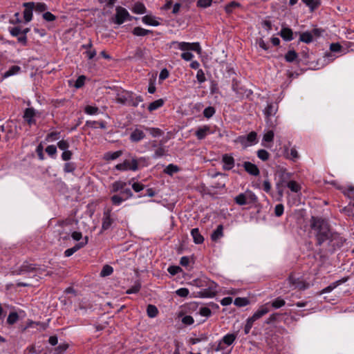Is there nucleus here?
<instances>
[{
	"label": "nucleus",
	"instance_id": "1",
	"mask_svg": "<svg viewBox=\"0 0 354 354\" xmlns=\"http://www.w3.org/2000/svg\"><path fill=\"white\" fill-rule=\"evenodd\" d=\"M310 232L315 236L317 245H321L331 237L333 232L328 222L319 217L312 216L310 221Z\"/></svg>",
	"mask_w": 354,
	"mask_h": 354
},
{
	"label": "nucleus",
	"instance_id": "2",
	"mask_svg": "<svg viewBox=\"0 0 354 354\" xmlns=\"http://www.w3.org/2000/svg\"><path fill=\"white\" fill-rule=\"evenodd\" d=\"M146 158L140 157L139 158H133L131 160H125L122 163L118 164L115 169L120 171H137L139 169L140 165L145 166Z\"/></svg>",
	"mask_w": 354,
	"mask_h": 354
},
{
	"label": "nucleus",
	"instance_id": "3",
	"mask_svg": "<svg viewBox=\"0 0 354 354\" xmlns=\"http://www.w3.org/2000/svg\"><path fill=\"white\" fill-rule=\"evenodd\" d=\"M128 185H131V181H115L111 185V192L116 193L120 192V194L124 196L126 199L131 198L133 196V193L130 188L127 187Z\"/></svg>",
	"mask_w": 354,
	"mask_h": 354
},
{
	"label": "nucleus",
	"instance_id": "4",
	"mask_svg": "<svg viewBox=\"0 0 354 354\" xmlns=\"http://www.w3.org/2000/svg\"><path fill=\"white\" fill-rule=\"evenodd\" d=\"M234 201L239 205H252L258 201V198L252 191L246 189L238 194Z\"/></svg>",
	"mask_w": 354,
	"mask_h": 354
},
{
	"label": "nucleus",
	"instance_id": "5",
	"mask_svg": "<svg viewBox=\"0 0 354 354\" xmlns=\"http://www.w3.org/2000/svg\"><path fill=\"white\" fill-rule=\"evenodd\" d=\"M169 48L179 49L182 51H196L198 53L201 52V48L198 42L189 43L185 41H173L169 44Z\"/></svg>",
	"mask_w": 354,
	"mask_h": 354
},
{
	"label": "nucleus",
	"instance_id": "6",
	"mask_svg": "<svg viewBox=\"0 0 354 354\" xmlns=\"http://www.w3.org/2000/svg\"><path fill=\"white\" fill-rule=\"evenodd\" d=\"M42 271L43 270L38 267L37 265L24 262L17 270L15 271V273L17 275H26L33 273V276L36 277L37 274H41Z\"/></svg>",
	"mask_w": 354,
	"mask_h": 354
},
{
	"label": "nucleus",
	"instance_id": "7",
	"mask_svg": "<svg viewBox=\"0 0 354 354\" xmlns=\"http://www.w3.org/2000/svg\"><path fill=\"white\" fill-rule=\"evenodd\" d=\"M257 133L251 131L247 136H239L236 142L240 143L243 147L252 146L257 142Z\"/></svg>",
	"mask_w": 354,
	"mask_h": 354
},
{
	"label": "nucleus",
	"instance_id": "8",
	"mask_svg": "<svg viewBox=\"0 0 354 354\" xmlns=\"http://www.w3.org/2000/svg\"><path fill=\"white\" fill-rule=\"evenodd\" d=\"M131 19L129 12L124 8L118 6L116 8L115 23L118 25L123 24L126 20Z\"/></svg>",
	"mask_w": 354,
	"mask_h": 354
},
{
	"label": "nucleus",
	"instance_id": "9",
	"mask_svg": "<svg viewBox=\"0 0 354 354\" xmlns=\"http://www.w3.org/2000/svg\"><path fill=\"white\" fill-rule=\"evenodd\" d=\"M289 283L294 288L299 290H306L309 288V283L300 278H296L293 275H290L288 278Z\"/></svg>",
	"mask_w": 354,
	"mask_h": 354
},
{
	"label": "nucleus",
	"instance_id": "10",
	"mask_svg": "<svg viewBox=\"0 0 354 354\" xmlns=\"http://www.w3.org/2000/svg\"><path fill=\"white\" fill-rule=\"evenodd\" d=\"M328 244L333 248H340L345 242V239L339 234L333 232L331 237L328 240Z\"/></svg>",
	"mask_w": 354,
	"mask_h": 354
},
{
	"label": "nucleus",
	"instance_id": "11",
	"mask_svg": "<svg viewBox=\"0 0 354 354\" xmlns=\"http://www.w3.org/2000/svg\"><path fill=\"white\" fill-rule=\"evenodd\" d=\"M270 311V302L261 306L259 309L250 317L254 321H257L266 315Z\"/></svg>",
	"mask_w": 354,
	"mask_h": 354
},
{
	"label": "nucleus",
	"instance_id": "12",
	"mask_svg": "<svg viewBox=\"0 0 354 354\" xmlns=\"http://www.w3.org/2000/svg\"><path fill=\"white\" fill-rule=\"evenodd\" d=\"M243 167L245 171L252 176H257L260 174V171L258 167L256 165L252 163L251 162H244L243 164Z\"/></svg>",
	"mask_w": 354,
	"mask_h": 354
},
{
	"label": "nucleus",
	"instance_id": "13",
	"mask_svg": "<svg viewBox=\"0 0 354 354\" xmlns=\"http://www.w3.org/2000/svg\"><path fill=\"white\" fill-rule=\"evenodd\" d=\"M152 147L156 148L153 155L152 156L153 158H160L166 155L167 150L165 149V147L163 146L162 143L158 145L156 141H153L152 143Z\"/></svg>",
	"mask_w": 354,
	"mask_h": 354
},
{
	"label": "nucleus",
	"instance_id": "14",
	"mask_svg": "<svg viewBox=\"0 0 354 354\" xmlns=\"http://www.w3.org/2000/svg\"><path fill=\"white\" fill-rule=\"evenodd\" d=\"M88 243V237H84V241L80 242L75 244L73 247L68 248L65 250L64 256L66 257H69L72 256L75 252L82 248L84 245H86Z\"/></svg>",
	"mask_w": 354,
	"mask_h": 354
},
{
	"label": "nucleus",
	"instance_id": "15",
	"mask_svg": "<svg viewBox=\"0 0 354 354\" xmlns=\"http://www.w3.org/2000/svg\"><path fill=\"white\" fill-rule=\"evenodd\" d=\"M24 7H25V10L24 11V17L26 22H29L32 20V10L35 7L34 2H27L24 3Z\"/></svg>",
	"mask_w": 354,
	"mask_h": 354
},
{
	"label": "nucleus",
	"instance_id": "16",
	"mask_svg": "<svg viewBox=\"0 0 354 354\" xmlns=\"http://www.w3.org/2000/svg\"><path fill=\"white\" fill-rule=\"evenodd\" d=\"M222 162L225 170H230L234 166V159L231 155L224 154L222 157Z\"/></svg>",
	"mask_w": 354,
	"mask_h": 354
},
{
	"label": "nucleus",
	"instance_id": "17",
	"mask_svg": "<svg viewBox=\"0 0 354 354\" xmlns=\"http://www.w3.org/2000/svg\"><path fill=\"white\" fill-rule=\"evenodd\" d=\"M145 138V133L139 129L133 130L129 137V139L133 142H138Z\"/></svg>",
	"mask_w": 354,
	"mask_h": 354
},
{
	"label": "nucleus",
	"instance_id": "18",
	"mask_svg": "<svg viewBox=\"0 0 354 354\" xmlns=\"http://www.w3.org/2000/svg\"><path fill=\"white\" fill-rule=\"evenodd\" d=\"M278 110V104L274 102H270L263 110V113L267 118L274 115Z\"/></svg>",
	"mask_w": 354,
	"mask_h": 354
},
{
	"label": "nucleus",
	"instance_id": "19",
	"mask_svg": "<svg viewBox=\"0 0 354 354\" xmlns=\"http://www.w3.org/2000/svg\"><path fill=\"white\" fill-rule=\"evenodd\" d=\"M213 132L211 131L210 127L207 125H204L197 129L195 133L196 136L198 140L204 139L208 134H211Z\"/></svg>",
	"mask_w": 354,
	"mask_h": 354
},
{
	"label": "nucleus",
	"instance_id": "20",
	"mask_svg": "<svg viewBox=\"0 0 354 354\" xmlns=\"http://www.w3.org/2000/svg\"><path fill=\"white\" fill-rule=\"evenodd\" d=\"M127 104L129 106H132L136 107L138 106L139 103L143 101V98L142 96H134L133 93H127Z\"/></svg>",
	"mask_w": 354,
	"mask_h": 354
},
{
	"label": "nucleus",
	"instance_id": "21",
	"mask_svg": "<svg viewBox=\"0 0 354 354\" xmlns=\"http://www.w3.org/2000/svg\"><path fill=\"white\" fill-rule=\"evenodd\" d=\"M111 209H108L104 213L102 229L104 230H108L113 223V219L111 218Z\"/></svg>",
	"mask_w": 354,
	"mask_h": 354
},
{
	"label": "nucleus",
	"instance_id": "22",
	"mask_svg": "<svg viewBox=\"0 0 354 354\" xmlns=\"http://www.w3.org/2000/svg\"><path fill=\"white\" fill-rule=\"evenodd\" d=\"M35 113V110L32 108H27L24 111V118L28 122L29 125H31L35 122L34 120Z\"/></svg>",
	"mask_w": 354,
	"mask_h": 354
},
{
	"label": "nucleus",
	"instance_id": "23",
	"mask_svg": "<svg viewBox=\"0 0 354 354\" xmlns=\"http://www.w3.org/2000/svg\"><path fill=\"white\" fill-rule=\"evenodd\" d=\"M191 235L192 236L193 241L196 244H201L204 241V238L201 234L198 228H193L191 230Z\"/></svg>",
	"mask_w": 354,
	"mask_h": 354
},
{
	"label": "nucleus",
	"instance_id": "24",
	"mask_svg": "<svg viewBox=\"0 0 354 354\" xmlns=\"http://www.w3.org/2000/svg\"><path fill=\"white\" fill-rule=\"evenodd\" d=\"M279 35L286 41H291L293 39L292 31L289 28H283L281 30Z\"/></svg>",
	"mask_w": 354,
	"mask_h": 354
},
{
	"label": "nucleus",
	"instance_id": "25",
	"mask_svg": "<svg viewBox=\"0 0 354 354\" xmlns=\"http://www.w3.org/2000/svg\"><path fill=\"white\" fill-rule=\"evenodd\" d=\"M223 236V227L222 225L217 226L216 229L212 232L211 239L214 241H216Z\"/></svg>",
	"mask_w": 354,
	"mask_h": 354
},
{
	"label": "nucleus",
	"instance_id": "26",
	"mask_svg": "<svg viewBox=\"0 0 354 354\" xmlns=\"http://www.w3.org/2000/svg\"><path fill=\"white\" fill-rule=\"evenodd\" d=\"M142 21L147 25L153 26H158L160 23L156 19V18L151 15H145L142 18Z\"/></svg>",
	"mask_w": 354,
	"mask_h": 354
},
{
	"label": "nucleus",
	"instance_id": "27",
	"mask_svg": "<svg viewBox=\"0 0 354 354\" xmlns=\"http://www.w3.org/2000/svg\"><path fill=\"white\" fill-rule=\"evenodd\" d=\"M21 71V68L19 66H12L7 71L3 74V78H7L12 75H15Z\"/></svg>",
	"mask_w": 354,
	"mask_h": 354
},
{
	"label": "nucleus",
	"instance_id": "28",
	"mask_svg": "<svg viewBox=\"0 0 354 354\" xmlns=\"http://www.w3.org/2000/svg\"><path fill=\"white\" fill-rule=\"evenodd\" d=\"M86 126L91 128H97L99 127L101 129H106V122L104 121H93L87 120L86 122Z\"/></svg>",
	"mask_w": 354,
	"mask_h": 354
},
{
	"label": "nucleus",
	"instance_id": "29",
	"mask_svg": "<svg viewBox=\"0 0 354 354\" xmlns=\"http://www.w3.org/2000/svg\"><path fill=\"white\" fill-rule=\"evenodd\" d=\"M236 338V335H234L233 333H228L223 336L221 341L220 342V344L221 342H223L225 344H226L227 346H230L234 343Z\"/></svg>",
	"mask_w": 354,
	"mask_h": 354
},
{
	"label": "nucleus",
	"instance_id": "30",
	"mask_svg": "<svg viewBox=\"0 0 354 354\" xmlns=\"http://www.w3.org/2000/svg\"><path fill=\"white\" fill-rule=\"evenodd\" d=\"M198 297L203 298H212L214 297L215 292L212 290L211 288H205L203 289L201 291L198 292Z\"/></svg>",
	"mask_w": 354,
	"mask_h": 354
},
{
	"label": "nucleus",
	"instance_id": "31",
	"mask_svg": "<svg viewBox=\"0 0 354 354\" xmlns=\"http://www.w3.org/2000/svg\"><path fill=\"white\" fill-rule=\"evenodd\" d=\"M151 32V30H147V29H145L142 27H135L133 30H132V33L136 35V36H138V37H142V36H145L149 33Z\"/></svg>",
	"mask_w": 354,
	"mask_h": 354
},
{
	"label": "nucleus",
	"instance_id": "32",
	"mask_svg": "<svg viewBox=\"0 0 354 354\" xmlns=\"http://www.w3.org/2000/svg\"><path fill=\"white\" fill-rule=\"evenodd\" d=\"M302 2L308 6L311 11L317 9L320 5V0H302Z\"/></svg>",
	"mask_w": 354,
	"mask_h": 354
},
{
	"label": "nucleus",
	"instance_id": "33",
	"mask_svg": "<svg viewBox=\"0 0 354 354\" xmlns=\"http://www.w3.org/2000/svg\"><path fill=\"white\" fill-rule=\"evenodd\" d=\"M346 280H343V281L339 280V281H335V282L332 283L328 286H327V287L324 288V289H322V291L320 292V294L323 295V294H325V293L330 292L337 286L341 284L342 282H344Z\"/></svg>",
	"mask_w": 354,
	"mask_h": 354
},
{
	"label": "nucleus",
	"instance_id": "34",
	"mask_svg": "<svg viewBox=\"0 0 354 354\" xmlns=\"http://www.w3.org/2000/svg\"><path fill=\"white\" fill-rule=\"evenodd\" d=\"M286 186L288 188H289L292 192L298 193L301 191V186L300 185L295 181V180H290L287 183Z\"/></svg>",
	"mask_w": 354,
	"mask_h": 354
},
{
	"label": "nucleus",
	"instance_id": "35",
	"mask_svg": "<svg viewBox=\"0 0 354 354\" xmlns=\"http://www.w3.org/2000/svg\"><path fill=\"white\" fill-rule=\"evenodd\" d=\"M163 104L164 100L162 99H158L150 103L149 104L148 109L149 111H153L160 108Z\"/></svg>",
	"mask_w": 354,
	"mask_h": 354
},
{
	"label": "nucleus",
	"instance_id": "36",
	"mask_svg": "<svg viewBox=\"0 0 354 354\" xmlns=\"http://www.w3.org/2000/svg\"><path fill=\"white\" fill-rule=\"evenodd\" d=\"M286 156L287 158L295 161L299 158L298 151L295 147H292L290 149H287Z\"/></svg>",
	"mask_w": 354,
	"mask_h": 354
},
{
	"label": "nucleus",
	"instance_id": "37",
	"mask_svg": "<svg viewBox=\"0 0 354 354\" xmlns=\"http://www.w3.org/2000/svg\"><path fill=\"white\" fill-rule=\"evenodd\" d=\"M286 304L284 299L277 297L270 303V307L272 306L274 309H278L283 306Z\"/></svg>",
	"mask_w": 354,
	"mask_h": 354
},
{
	"label": "nucleus",
	"instance_id": "38",
	"mask_svg": "<svg viewBox=\"0 0 354 354\" xmlns=\"http://www.w3.org/2000/svg\"><path fill=\"white\" fill-rule=\"evenodd\" d=\"M132 11L136 14H144L146 12V8L142 3H136L132 8Z\"/></svg>",
	"mask_w": 354,
	"mask_h": 354
},
{
	"label": "nucleus",
	"instance_id": "39",
	"mask_svg": "<svg viewBox=\"0 0 354 354\" xmlns=\"http://www.w3.org/2000/svg\"><path fill=\"white\" fill-rule=\"evenodd\" d=\"M124 196L119 194H115L111 197V201L113 205H121L124 201H127Z\"/></svg>",
	"mask_w": 354,
	"mask_h": 354
},
{
	"label": "nucleus",
	"instance_id": "40",
	"mask_svg": "<svg viewBox=\"0 0 354 354\" xmlns=\"http://www.w3.org/2000/svg\"><path fill=\"white\" fill-rule=\"evenodd\" d=\"M313 38V37L312 32L307 31V32H302L300 35L299 40L306 44H309V43L312 42Z\"/></svg>",
	"mask_w": 354,
	"mask_h": 354
},
{
	"label": "nucleus",
	"instance_id": "41",
	"mask_svg": "<svg viewBox=\"0 0 354 354\" xmlns=\"http://www.w3.org/2000/svg\"><path fill=\"white\" fill-rule=\"evenodd\" d=\"M179 171V168L177 165L174 164L168 165L166 168L164 169V172L169 176H172L174 173H176Z\"/></svg>",
	"mask_w": 354,
	"mask_h": 354
},
{
	"label": "nucleus",
	"instance_id": "42",
	"mask_svg": "<svg viewBox=\"0 0 354 354\" xmlns=\"http://www.w3.org/2000/svg\"><path fill=\"white\" fill-rule=\"evenodd\" d=\"M147 313L149 317L153 318L157 316V315L158 313V308L155 306L149 304V305H148L147 308Z\"/></svg>",
	"mask_w": 354,
	"mask_h": 354
},
{
	"label": "nucleus",
	"instance_id": "43",
	"mask_svg": "<svg viewBox=\"0 0 354 354\" xmlns=\"http://www.w3.org/2000/svg\"><path fill=\"white\" fill-rule=\"evenodd\" d=\"M113 272V268L109 266V265H105L103 266L101 272H100V276L101 277H107L111 275Z\"/></svg>",
	"mask_w": 354,
	"mask_h": 354
},
{
	"label": "nucleus",
	"instance_id": "44",
	"mask_svg": "<svg viewBox=\"0 0 354 354\" xmlns=\"http://www.w3.org/2000/svg\"><path fill=\"white\" fill-rule=\"evenodd\" d=\"M297 58V53L292 50H288V53L285 55V59L288 62H292Z\"/></svg>",
	"mask_w": 354,
	"mask_h": 354
},
{
	"label": "nucleus",
	"instance_id": "45",
	"mask_svg": "<svg viewBox=\"0 0 354 354\" xmlns=\"http://www.w3.org/2000/svg\"><path fill=\"white\" fill-rule=\"evenodd\" d=\"M257 157L263 161H266L270 158V153L265 149H259L257 152Z\"/></svg>",
	"mask_w": 354,
	"mask_h": 354
},
{
	"label": "nucleus",
	"instance_id": "46",
	"mask_svg": "<svg viewBox=\"0 0 354 354\" xmlns=\"http://www.w3.org/2000/svg\"><path fill=\"white\" fill-rule=\"evenodd\" d=\"M234 305L239 307L245 306L249 304V301L247 298L236 297L234 301Z\"/></svg>",
	"mask_w": 354,
	"mask_h": 354
},
{
	"label": "nucleus",
	"instance_id": "47",
	"mask_svg": "<svg viewBox=\"0 0 354 354\" xmlns=\"http://www.w3.org/2000/svg\"><path fill=\"white\" fill-rule=\"evenodd\" d=\"M85 113L88 115H97L99 113V109L97 106L87 105L84 108Z\"/></svg>",
	"mask_w": 354,
	"mask_h": 354
},
{
	"label": "nucleus",
	"instance_id": "48",
	"mask_svg": "<svg viewBox=\"0 0 354 354\" xmlns=\"http://www.w3.org/2000/svg\"><path fill=\"white\" fill-rule=\"evenodd\" d=\"M342 193L348 198H353L354 196V186L351 185L345 186Z\"/></svg>",
	"mask_w": 354,
	"mask_h": 354
},
{
	"label": "nucleus",
	"instance_id": "49",
	"mask_svg": "<svg viewBox=\"0 0 354 354\" xmlns=\"http://www.w3.org/2000/svg\"><path fill=\"white\" fill-rule=\"evenodd\" d=\"M215 112H216L215 108L210 106L204 109L203 115L205 118L209 119V118H212L215 114Z\"/></svg>",
	"mask_w": 354,
	"mask_h": 354
},
{
	"label": "nucleus",
	"instance_id": "50",
	"mask_svg": "<svg viewBox=\"0 0 354 354\" xmlns=\"http://www.w3.org/2000/svg\"><path fill=\"white\" fill-rule=\"evenodd\" d=\"M240 6V3L236 1H232L225 7V10L227 13H231L232 11Z\"/></svg>",
	"mask_w": 354,
	"mask_h": 354
},
{
	"label": "nucleus",
	"instance_id": "51",
	"mask_svg": "<svg viewBox=\"0 0 354 354\" xmlns=\"http://www.w3.org/2000/svg\"><path fill=\"white\" fill-rule=\"evenodd\" d=\"M122 152L121 151H116L112 153H107L105 155V158L107 160H113L117 159L122 155Z\"/></svg>",
	"mask_w": 354,
	"mask_h": 354
},
{
	"label": "nucleus",
	"instance_id": "52",
	"mask_svg": "<svg viewBox=\"0 0 354 354\" xmlns=\"http://www.w3.org/2000/svg\"><path fill=\"white\" fill-rule=\"evenodd\" d=\"M213 0H198L196 2V6L198 8H207L211 6Z\"/></svg>",
	"mask_w": 354,
	"mask_h": 354
},
{
	"label": "nucleus",
	"instance_id": "53",
	"mask_svg": "<svg viewBox=\"0 0 354 354\" xmlns=\"http://www.w3.org/2000/svg\"><path fill=\"white\" fill-rule=\"evenodd\" d=\"M76 169L75 164L74 162H68L64 164V171L66 173L73 172Z\"/></svg>",
	"mask_w": 354,
	"mask_h": 354
},
{
	"label": "nucleus",
	"instance_id": "54",
	"mask_svg": "<svg viewBox=\"0 0 354 354\" xmlns=\"http://www.w3.org/2000/svg\"><path fill=\"white\" fill-rule=\"evenodd\" d=\"M59 132L53 131L48 133L46 137V140L48 142H53L59 138Z\"/></svg>",
	"mask_w": 354,
	"mask_h": 354
},
{
	"label": "nucleus",
	"instance_id": "55",
	"mask_svg": "<svg viewBox=\"0 0 354 354\" xmlns=\"http://www.w3.org/2000/svg\"><path fill=\"white\" fill-rule=\"evenodd\" d=\"M19 319L18 314L15 312H12L9 314L8 318H7V322L9 324H14L17 322V321Z\"/></svg>",
	"mask_w": 354,
	"mask_h": 354
},
{
	"label": "nucleus",
	"instance_id": "56",
	"mask_svg": "<svg viewBox=\"0 0 354 354\" xmlns=\"http://www.w3.org/2000/svg\"><path fill=\"white\" fill-rule=\"evenodd\" d=\"M254 322L255 321H254L251 317H248L247 319L246 324L244 327V333L245 335H248L250 333Z\"/></svg>",
	"mask_w": 354,
	"mask_h": 354
},
{
	"label": "nucleus",
	"instance_id": "57",
	"mask_svg": "<svg viewBox=\"0 0 354 354\" xmlns=\"http://www.w3.org/2000/svg\"><path fill=\"white\" fill-rule=\"evenodd\" d=\"M146 129L149 132V133L154 138L159 137L162 135V131L158 128H146Z\"/></svg>",
	"mask_w": 354,
	"mask_h": 354
},
{
	"label": "nucleus",
	"instance_id": "58",
	"mask_svg": "<svg viewBox=\"0 0 354 354\" xmlns=\"http://www.w3.org/2000/svg\"><path fill=\"white\" fill-rule=\"evenodd\" d=\"M57 147L60 150L66 151L68 149L70 145L68 140H61L57 142Z\"/></svg>",
	"mask_w": 354,
	"mask_h": 354
},
{
	"label": "nucleus",
	"instance_id": "59",
	"mask_svg": "<svg viewBox=\"0 0 354 354\" xmlns=\"http://www.w3.org/2000/svg\"><path fill=\"white\" fill-rule=\"evenodd\" d=\"M141 288V285L139 283L134 284L130 288L127 290V294H134L137 293L140 291Z\"/></svg>",
	"mask_w": 354,
	"mask_h": 354
},
{
	"label": "nucleus",
	"instance_id": "60",
	"mask_svg": "<svg viewBox=\"0 0 354 354\" xmlns=\"http://www.w3.org/2000/svg\"><path fill=\"white\" fill-rule=\"evenodd\" d=\"M189 293V291L186 288H180L176 290V294L181 297H186Z\"/></svg>",
	"mask_w": 354,
	"mask_h": 354
},
{
	"label": "nucleus",
	"instance_id": "61",
	"mask_svg": "<svg viewBox=\"0 0 354 354\" xmlns=\"http://www.w3.org/2000/svg\"><path fill=\"white\" fill-rule=\"evenodd\" d=\"M196 79L199 83H203L206 81L205 73L202 69H199L196 73Z\"/></svg>",
	"mask_w": 354,
	"mask_h": 354
},
{
	"label": "nucleus",
	"instance_id": "62",
	"mask_svg": "<svg viewBox=\"0 0 354 354\" xmlns=\"http://www.w3.org/2000/svg\"><path fill=\"white\" fill-rule=\"evenodd\" d=\"M46 152L51 157H53L57 153V147L55 145H48L46 148Z\"/></svg>",
	"mask_w": 354,
	"mask_h": 354
},
{
	"label": "nucleus",
	"instance_id": "63",
	"mask_svg": "<svg viewBox=\"0 0 354 354\" xmlns=\"http://www.w3.org/2000/svg\"><path fill=\"white\" fill-rule=\"evenodd\" d=\"M199 314L201 316L209 317L211 315V314H212V311L207 307H202L199 310Z\"/></svg>",
	"mask_w": 354,
	"mask_h": 354
},
{
	"label": "nucleus",
	"instance_id": "64",
	"mask_svg": "<svg viewBox=\"0 0 354 354\" xmlns=\"http://www.w3.org/2000/svg\"><path fill=\"white\" fill-rule=\"evenodd\" d=\"M273 139L274 132L272 131H268L266 133L264 134L263 138V140L268 142H272Z\"/></svg>",
	"mask_w": 354,
	"mask_h": 354
}]
</instances>
